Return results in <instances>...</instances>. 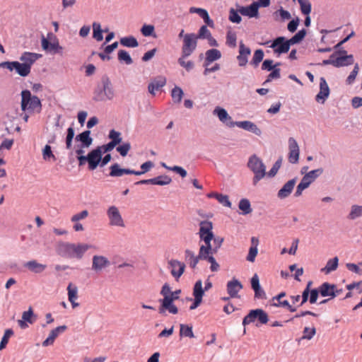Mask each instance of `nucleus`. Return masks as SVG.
Here are the masks:
<instances>
[{"instance_id":"nucleus-1","label":"nucleus","mask_w":362,"mask_h":362,"mask_svg":"<svg viewBox=\"0 0 362 362\" xmlns=\"http://www.w3.org/2000/svg\"><path fill=\"white\" fill-rule=\"evenodd\" d=\"M115 90L109 77L104 75L101 78V86H98L94 91L93 100L95 102L112 100L115 97Z\"/></svg>"},{"instance_id":"nucleus-2","label":"nucleus","mask_w":362,"mask_h":362,"mask_svg":"<svg viewBox=\"0 0 362 362\" xmlns=\"http://www.w3.org/2000/svg\"><path fill=\"white\" fill-rule=\"evenodd\" d=\"M248 168L254 173L253 185H256L267 174L266 166L257 155H252L247 162Z\"/></svg>"},{"instance_id":"nucleus-3","label":"nucleus","mask_w":362,"mask_h":362,"mask_svg":"<svg viewBox=\"0 0 362 362\" xmlns=\"http://www.w3.org/2000/svg\"><path fill=\"white\" fill-rule=\"evenodd\" d=\"M21 109L23 111L36 112L42 110V103L36 95H31L30 91L24 90L21 92Z\"/></svg>"},{"instance_id":"nucleus-4","label":"nucleus","mask_w":362,"mask_h":362,"mask_svg":"<svg viewBox=\"0 0 362 362\" xmlns=\"http://www.w3.org/2000/svg\"><path fill=\"white\" fill-rule=\"evenodd\" d=\"M269 322L267 313L262 309L257 308L250 310L249 313L243 318V325L244 327L256 322V327L265 325Z\"/></svg>"},{"instance_id":"nucleus-5","label":"nucleus","mask_w":362,"mask_h":362,"mask_svg":"<svg viewBox=\"0 0 362 362\" xmlns=\"http://www.w3.org/2000/svg\"><path fill=\"white\" fill-rule=\"evenodd\" d=\"M180 293V289L171 291L168 298L166 297L165 299H160L159 302L160 305L158 309L159 313L163 314L165 310H168L171 314H177L178 313V309L173 302L179 298Z\"/></svg>"},{"instance_id":"nucleus-6","label":"nucleus","mask_w":362,"mask_h":362,"mask_svg":"<svg viewBox=\"0 0 362 362\" xmlns=\"http://www.w3.org/2000/svg\"><path fill=\"white\" fill-rule=\"evenodd\" d=\"M262 45L272 48L274 52L278 56L287 53L291 47L287 39L283 36L277 37L273 41L268 40Z\"/></svg>"},{"instance_id":"nucleus-7","label":"nucleus","mask_w":362,"mask_h":362,"mask_svg":"<svg viewBox=\"0 0 362 362\" xmlns=\"http://www.w3.org/2000/svg\"><path fill=\"white\" fill-rule=\"evenodd\" d=\"M197 39L195 33H187L184 36L181 54L183 57H189L196 49Z\"/></svg>"},{"instance_id":"nucleus-8","label":"nucleus","mask_w":362,"mask_h":362,"mask_svg":"<svg viewBox=\"0 0 362 362\" xmlns=\"http://www.w3.org/2000/svg\"><path fill=\"white\" fill-rule=\"evenodd\" d=\"M107 216L109 220V225L111 226L125 227V223L122 215L115 206H110L107 210Z\"/></svg>"},{"instance_id":"nucleus-9","label":"nucleus","mask_w":362,"mask_h":362,"mask_svg":"<svg viewBox=\"0 0 362 362\" xmlns=\"http://www.w3.org/2000/svg\"><path fill=\"white\" fill-rule=\"evenodd\" d=\"M199 226L200 228L198 233L200 240H203L204 243H211L214 236L212 231V223L209 221H202Z\"/></svg>"},{"instance_id":"nucleus-10","label":"nucleus","mask_w":362,"mask_h":362,"mask_svg":"<svg viewBox=\"0 0 362 362\" xmlns=\"http://www.w3.org/2000/svg\"><path fill=\"white\" fill-rule=\"evenodd\" d=\"M0 67L7 69L10 71L15 70V71L22 77H25L30 74V72L27 69L26 65L18 61L3 62L0 64Z\"/></svg>"},{"instance_id":"nucleus-11","label":"nucleus","mask_w":362,"mask_h":362,"mask_svg":"<svg viewBox=\"0 0 362 362\" xmlns=\"http://www.w3.org/2000/svg\"><path fill=\"white\" fill-rule=\"evenodd\" d=\"M227 126L230 128L236 126V127L241 128L244 130L252 132L257 136H260L262 134V131L257 126V124H255L254 122L249 121V120L237 121V122L230 121V122L227 124Z\"/></svg>"},{"instance_id":"nucleus-12","label":"nucleus","mask_w":362,"mask_h":362,"mask_svg":"<svg viewBox=\"0 0 362 362\" xmlns=\"http://www.w3.org/2000/svg\"><path fill=\"white\" fill-rule=\"evenodd\" d=\"M101 156L103 151L100 148H95L91 150L88 154V168L89 170H94L100 165L101 162Z\"/></svg>"},{"instance_id":"nucleus-13","label":"nucleus","mask_w":362,"mask_h":362,"mask_svg":"<svg viewBox=\"0 0 362 362\" xmlns=\"http://www.w3.org/2000/svg\"><path fill=\"white\" fill-rule=\"evenodd\" d=\"M204 294V290L202 288V280H197L193 288V296L194 297V302L190 305V310L196 309L202 303V298Z\"/></svg>"},{"instance_id":"nucleus-14","label":"nucleus","mask_w":362,"mask_h":362,"mask_svg":"<svg viewBox=\"0 0 362 362\" xmlns=\"http://www.w3.org/2000/svg\"><path fill=\"white\" fill-rule=\"evenodd\" d=\"M168 268L170 269L172 276L178 281L185 272V264L177 259H171L168 262Z\"/></svg>"},{"instance_id":"nucleus-15","label":"nucleus","mask_w":362,"mask_h":362,"mask_svg":"<svg viewBox=\"0 0 362 362\" xmlns=\"http://www.w3.org/2000/svg\"><path fill=\"white\" fill-rule=\"evenodd\" d=\"M288 160L291 163H297L299 160V146L296 141V140L293 138L290 137L288 139Z\"/></svg>"},{"instance_id":"nucleus-16","label":"nucleus","mask_w":362,"mask_h":362,"mask_svg":"<svg viewBox=\"0 0 362 362\" xmlns=\"http://www.w3.org/2000/svg\"><path fill=\"white\" fill-rule=\"evenodd\" d=\"M41 57L42 54H40L30 52H24L21 55L19 59L23 64L26 65L27 69L30 73L33 64Z\"/></svg>"},{"instance_id":"nucleus-17","label":"nucleus","mask_w":362,"mask_h":362,"mask_svg":"<svg viewBox=\"0 0 362 362\" xmlns=\"http://www.w3.org/2000/svg\"><path fill=\"white\" fill-rule=\"evenodd\" d=\"M329 88L324 77L320 78V91L315 96V100L323 104L329 95Z\"/></svg>"},{"instance_id":"nucleus-18","label":"nucleus","mask_w":362,"mask_h":362,"mask_svg":"<svg viewBox=\"0 0 362 362\" xmlns=\"http://www.w3.org/2000/svg\"><path fill=\"white\" fill-rule=\"evenodd\" d=\"M251 288L255 292V298L265 300L267 295L264 290L261 287L259 276L257 274H254L250 280Z\"/></svg>"},{"instance_id":"nucleus-19","label":"nucleus","mask_w":362,"mask_h":362,"mask_svg":"<svg viewBox=\"0 0 362 362\" xmlns=\"http://www.w3.org/2000/svg\"><path fill=\"white\" fill-rule=\"evenodd\" d=\"M323 173L322 168H317L307 173L301 179L300 185L307 189Z\"/></svg>"},{"instance_id":"nucleus-20","label":"nucleus","mask_w":362,"mask_h":362,"mask_svg":"<svg viewBox=\"0 0 362 362\" xmlns=\"http://www.w3.org/2000/svg\"><path fill=\"white\" fill-rule=\"evenodd\" d=\"M110 261L107 257L103 255H94L92 259V269L95 272H100L103 269L109 267Z\"/></svg>"},{"instance_id":"nucleus-21","label":"nucleus","mask_w":362,"mask_h":362,"mask_svg":"<svg viewBox=\"0 0 362 362\" xmlns=\"http://www.w3.org/2000/svg\"><path fill=\"white\" fill-rule=\"evenodd\" d=\"M297 181V177H294L286 182L283 187L279 190L277 197L280 199H284L289 197L293 190Z\"/></svg>"},{"instance_id":"nucleus-22","label":"nucleus","mask_w":362,"mask_h":362,"mask_svg":"<svg viewBox=\"0 0 362 362\" xmlns=\"http://www.w3.org/2000/svg\"><path fill=\"white\" fill-rule=\"evenodd\" d=\"M286 296L285 292H281L279 294H278L276 296H274L272 298V305L274 307H283L286 308L290 312H295L296 311V308L290 305L288 300H284V301H281V299Z\"/></svg>"},{"instance_id":"nucleus-23","label":"nucleus","mask_w":362,"mask_h":362,"mask_svg":"<svg viewBox=\"0 0 362 362\" xmlns=\"http://www.w3.org/2000/svg\"><path fill=\"white\" fill-rule=\"evenodd\" d=\"M243 288V285L240 281L233 279L229 281L226 285V289L230 298H238L239 291Z\"/></svg>"},{"instance_id":"nucleus-24","label":"nucleus","mask_w":362,"mask_h":362,"mask_svg":"<svg viewBox=\"0 0 362 362\" xmlns=\"http://www.w3.org/2000/svg\"><path fill=\"white\" fill-rule=\"evenodd\" d=\"M67 329V327L66 325H61L54 329H53L48 337L42 341L43 346H48L54 344L55 339L62 333L65 332Z\"/></svg>"},{"instance_id":"nucleus-25","label":"nucleus","mask_w":362,"mask_h":362,"mask_svg":"<svg viewBox=\"0 0 362 362\" xmlns=\"http://www.w3.org/2000/svg\"><path fill=\"white\" fill-rule=\"evenodd\" d=\"M91 247L88 244L71 243V258L81 259L85 252Z\"/></svg>"},{"instance_id":"nucleus-26","label":"nucleus","mask_w":362,"mask_h":362,"mask_svg":"<svg viewBox=\"0 0 362 362\" xmlns=\"http://www.w3.org/2000/svg\"><path fill=\"white\" fill-rule=\"evenodd\" d=\"M75 141L80 142L79 146L81 148H88L92 144L93 139L90 137V131L86 130L76 135Z\"/></svg>"},{"instance_id":"nucleus-27","label":"nucleus","mask_w":362,"mask_h":362,"mask_svg":"<svg viewBox=\"0 0 362 362\" xmlns=\"http://www.w3.org/2000/svg\"><path fill=\"white\" fill-rule=\"evenodd\" d=\"M250 53V49L247 47H245L243 42H240L239 46V55L237 57L240 66H245L247 64L248 62L247 57Z\"/></svg>"},{"instance_id":"nucleus-28","label":"nucleus","mask_w":362,"mask_h":362,"mask_svg":"<svg viewBox=\"0 0 362 362\" xmlns=\"http://www.w3.org/2000/svg\"><path fill=\"white\" fill-rule=\"evenodd\" d=\"M238 11L244 16L259 18V11L257 9L253 2L247 6H238Z\"/></svg>"},{"instance_id":"nucleus-29","label":"nucleus","mask_w":362,"mask_h":362,"mask_svg":"<svg viewBox=\"0 0 362 362\" xmlns=\"http://www.w3.org/2000/svg\"><path fill=\"white\" fill-rule=\"evenodd\" d=\"M166 84V78L164 76H160L153 79L148 86V92L155 95V92L163 88Z\"/></svg>"},{"instance_id":"nucleus-30","label":"nucleus","mask_w":362,"mask_h":362,"mask_svg":"<svg viewBox=\"0 0 362 362\" xmlns=\"http://www.w3.org/2000/svg\"><path fill=\"white\" fill-rule=\"evenodd\" d=\"M55 40L52 42H50L48 40H47L45 37L42 38V47L45 50L52 51L54 53H58L61 50H62V47H61L59 44L57 39L54 37Z\"/></svg>"},{"instance_id":"nucleus-31","label":"nucleus","mask_w":362,"mask_h":362,"mask_svg":"<svg viewBox=\"0 0 362 362\" xmlns=\"http://www.w3.org/2000/svg\"><path fill=\"white\" fill-rule=\"evenodd\" d=\"M206 57L204 62V66H208L214 61L218 60L221 57V53L218 49H211L206 52Z\"/></svg>"},{"instance_id":"nucleus-32","label":"nucleus","mask_w":362,"mask_h":362,"mask_svg":"<svg viewBox=\"0 0 362 362\" xmlns=\"http://www.w3.org/2000/svg\"><path fill=\"white\" fill-rule=\"evenodd\" d=\"M320 293L322 297H329L334 298V284H331L328 282L322 283L320 286Z\"/></svg>"},{"instance_id":"nucleus-33","label":"nucleus","mask_w":362,"mask_h":362,"mask_svg":"<svg viewBox=\"0 0 362 362\" xmlns=\"http://www.w3.org/2000/svg\"><path fill=\"white\" fill-rule=\"evenodd\" d=\"M354 58L352 54L338 56L334 60V67L346 66L353 64Z\"/></svg>"},{"instance_id":"nucleus-34","label":"nucleus","mask_w":362,"mask_h":362,"mask_svg":"<svg viewBox=\"0 0 362 362\" xmlns=\"http://www.w3.org/2000/svg\"><path fill=\"white\" fill-rule=\"evenodd\" d=\"M129 168H123L120 165L115 163L110 167L109 176L112 177H122L124 175H129Z\"/></svg>"},{"instance_id":"nucleus-35","label":"nucleus","mask_w":362,"mask_h":362,"mask_svg":"<svg viewBox=\"0 0 362 362\" xmlns=\"http://www.w3.org/2000/svg\"><path fill=\"white\" fill-rule=\"evenodd\" d=\"M24 267L36 274L42 272L47 267L45 264L38 263L36 260H30L25 262Z\"/></svg>"},{"instance_id":"nucleus-36","label":"nucleus","mask_w":362,"mask_h":362,"mask_svg":"<svg viewBox=\"0 0 362 362\" xmlns=\"http://www.w3.org/2000/svg\"><path fill=\"white\" fill-rule=\"evenodd\" d=\"M214 115H216L219 120L226 124V126L228 123L233 121L231 117L224 108L216 107L214 110Z\"/></svg>"},{"instance_id":"nucleus-37","label":"nucleus","mask_w":362,"mask_h":362,"mask_svg":"<svg viewBox=\"0 0 362 362\" xmlns=\"http://www.w3.org/2000/svg\"><path fill=\"white\" fill-rule=\"evenodd\" d=\"M185 260L189 264L190 267L194 269L199 259H202V257H199V254L197 256L194 255V253L189 250L185 251Z\"/></svg>"},{"instance_id":"nucleus-38","label":"nucleus","mask_w":362,"mask_h":362,"mask_svg":"<svg viewBox=\"0 0 362 362\" xmlns=\"http://www.w3.org/2000/svg\"><path fill=\"white\" fill-rule=\"evenodd\" d=\"M339 259L337 257H335L332 259H330L327 261L325 267L321 269V272L327 274L330 272L335 271L338 267Z\"/></svg>"},{"instance_id":"nucleus-39","label":"nucleus","mask_w":362,"mask_h":362,"mask_svg":"<svg viewBox=\"0 0 362 362\" xmlns=\"http://www.w3.org/2000/svg\"><path fill=\"white\" fill-rule=\"evenodd\" d=\"M238 208L241 211V214L244 216L250 214L252 211L250 202L246 198H243L238 203Z\"/></svg>"},{"instance_id":"nucleus-40","label":"nucleus","mask_w":362,"mask_h":362,"mask_svg":"<svg viewBox=\"0 0 362 362\" xmlns=\"http://www.w3.org/2000/svg\"><path fill=\"white\" fill-rule=\"evenodd\" d=\"M214 247L211 243H205L200 246L199 254V257H202V259H206L210 255L214 254Z\"/></svg>"},{"instance_id":"nucleus-41","label":"nucleus","mask_w":362,"mask_h":362,"mask_svg":"<svg viewBox=\"0 0 362 362\" xmlns=\"http://www.w3.org/2000/svg\"><path fill=\"white\" fill-rule=\"evenodd\" d=\"M120 44L127 47L134 48L139 46L137 40L134 36L124 37L120 39Z\"/></svg>"},{"instance_id":"nucleus-42","label":"nucleus","mask_w":362,"mask_h":362,"mask_svg":"<svg viewBox=\"0 0 362 362\" xmlns=\"http://www.w3.org/2000/svg\"><path fill=\"white\" fill-rule=\"evenodd\" d=\"M103 30L101 29V25L98 22L93 23V37L98 42L103 40Z\"/></svg>"},{"instance_id":"nucleus-43","label":"nucleus","mask_w":362,"mask_h":362,"mask_svg":"<svg viewBox=\"0 0 362 362\" xmlns=\"http://www.w3.org/2000/svg\"><path fill=\"white\" fill-rule=\"evenodd\" d=\"M306 35V30L305 29L300 30L291 38L287 40L290 46L296 45L301 42Z\"/></svg>"},{"instance_id":"nucleus-44","label":"nucleus","mask_w":362,"mask_h":362,"mask_svg":"<svg viewBox=\"0 0 362 362\" xmlns=\"http://www.w3.org/2000/svg\"><path fill=\"white\" fill-rule=\"evenodd\" d=\"M152 185H167L172 182V179L168 175H159L151 178Z\"/></svg>"},{"instance_id":"nucleus-45","label":"nucleus","mask_w":362,"mask_h":362,"mask_svg":"<svg viewBox=\"0 0 362 362\" xmlns=\"http://www.w3.org/2000/svg\"><path fill=\"white\" fill-rule=\"evenodd\" d=\"M183 95V90L178 86H175L171 90V97L175 103H180L182 99Z\"/></svg>"},{"instance_id":"nucleus-46","label":"nucleus","mask_w":362,"mask_h":362,"mask_svg":"<svg viewBox=\"0 0 362 362\" xmlns=\"http://www.w3.org/2000/svg\"><path fill=\"white\" fill-rule=\"evenodd\" d=\"M117 57L119 62H124L127 65H129L133 63V60L129 54L124 49H119L118 51Z\"/></svg>"},{"instance_id":"nucleus-47","label":"nucleus","mask_w":362,"mask_h":362,"mask_svg":"<svg viewBox=\"0 0 362 362\" xmlns=\"http://www.w3.org/2000/svg\"><path fill=\"white\" fill-rule=\"evenodd\" d=\"M180 335L181 337H189V338L194 337L192 326L181 324L180 325Z\"/></svg>"},{"instance_id":"nucleus-48","label":"nucleus","mask_w":362,"mask_h":362,"mask_svg":"<svg viewBox=\"0 0 362 362\" xmlns=\"http://www.w3.org/2000/svg\"><path fill=\"white\" fill-rule=\"evenodd\" d=\"M188 57H183L182 54L177 59L178 64L186 69L187 71H190L194 67V64L192 61H185V59Z\"/></svg>"},{"instance_id":"nucleus-49","label":"nucleus","mask_w":362,"mask_h":362,"mask_svg":"<svg viewBox=\"0 0 362 362\" xmlns=\"http://www.w3.org/2000/svg\"><path fill=\"white\" fill-rule=\"evenodd\" d=\"M264 58V52L262 49H257L254 52L252 59L250 62V64L255 67L258 66L259 63L262 61Z\"/></svg>"},{"instance_id":"nucleus-50","label":"nucleus","mask_w":362,"mask_h":362,"mask_svg":"<svg viewBox=\"0 0 362 362\" xmlns=\"http://www.w3.org/2000/svg\"><path fill=\"white\" fill-rule=\"evenodd\" d=\"M42 158L45 160H50L51 159L56 160L57 159L52 151L51 146L48 144L45 145L42 149Z\"/></svg>"},{"instance_id":"nucleus-51","label":"nucleus","mask_w":362,"mask_h":362,"mask_svg":"<svg viewBox=\"0 0 362 362\" xmlns=\"http://www.w3.org/2000/svg\"><path fill=\"white\" fill-rule=\"evenodd\" d=\"M59 254L62 257L71 258V243H63L60 246Z\"/></svg>"},{"instance_id":"nucleus-52","label":"nucleus","mask_w":362,"mask_h":362,"mask_svg":"<svg viewBox=\"0 0 362 362\" xmlns=\"http://www.w3.org/2000/svg\"><path fill=\"white\" fill-rule=\"evenodd\" d=\"M239 13L238 8L236 10L233 8H230L228 16L229 21L234 23H240L242 21V18Z\"/></svg>"},{"instance_id":"nucleus-53","label":"nucleus","mask_w":362,"mask_h":362,"mask_svg":"<svg viewBox=\"0 0 362 362\" xmlns=\"http://www.w3.org/2000/svg\"><path fill=\"white\" fill-rule=\"evenodd\" d=\"M236 40V33L230 30L228 31L226 34V45L230 47L235 48L237 45Z\"/></svg>"},{"instance_id":"nucleus-54","label":"nucleus","mask_w":362,"mask_h":362,"mask_svg":"<svg viewBox=\"0 0 362 362\" xmlns=\"http://www.w3.org/2000/svg\"><path fill=\"white\" fill-rule=\"evenodd\" d=\"M108 136L111 139L110 142L112 143L115 146H117V145L122 141L121 133L119 132L115 131V129L110 131Z\"/></svg>"},{"instance_id":"nucleus-55","label":"nucleus","mask_w":362,"mask_h":362,"mask_svg":"<svg viewBox=\"0 0 362 362\" xmlns=\"http://www.w3.org/2000/svg\"><path fill=\"white\" fill-rule=\"evenodd\" d=\"M300 11L304 15H309L311 12L312 6L309 0H298Z\"/></svg>"},{"instance_id":"nucleus-56","label":"nucleus","mask_w":362,"mask_h":362,"mask_svg":"<svg viewBox=\"0 0 362 362\" xmlns=\"http://www.w3.org/2000/svg\"><path fill=\"white\" fill-rule=\"evenodd\" d=\"M361 216H362V206L358 205H353L348 216L349 218L351 220H354Z\"/></svg>"},{"instance_id":"nucleus-57","label":"nucleus","mask_w":362,"mask_h":362,"mask_svg":"<svg viewBox=\"0 0 362 362\" xmlns=\"http://www.w3.org/2000/svg\"><path fill=\"white\" fill-rule=\"evenodd\" d=\"M74 135V129L72 127H69L67 129L66 137V148L67 149H71L72 148V141Z\"/></svg>"},{"instance_id":"nucleus-58","label":"nucleus","mask_w":362,"mask_h":362,"mask_svg":"<svg viewBox=\"0 0 362 362\" xmlns=\"http://www.w3.org/2000/svg\"><path fill=\"white\" fill-rule=\"evenodd\" d=\"M13 334V331L11 329H7L5 330L4 334L1 338L0 342V350L4 349L8 342V339Z\"/></svg>"},{"instance_id":"nucleus-59","label":"nucleus","mask_w":362,"mask_h":362,"mask_svg":"<svg viewBox=\"0 0 362 362\" xmlns=\"http://www.w3.org/2000/svg\"><path fill=\"white\" fill-rule=\"evenodd\" d=\"M358 71H359V66L358 64H356L354 65L353 70L351 71V72L350 73V74L349 75L347 78L346 79V84L351 85L352 83H354V82L356 78V76L358 73Z\"/></svg>"},{"instance_id":"nucleus-60","label":"nucleus","mask_w":362,"mask_h":362,"mask_svg":"<svg viewBox=\"0 0 362 362\" xmlns=\"http://www.w3.org/2000/svg\"><path fill=\"white\" fill-rule=\"evenodd\" d=\"M130 149L131 144L129 142L123 143L122 145L116 147L117 151L119 152L122 157L126 156Z\"/></svg>"},{"instance_id":"nucleus-61","label":"nucleus","mask_w":362,"mask_h":362,"mask_svg":"<svg viewBox=\"0 0 362 362\" xmlns=\"http://www.w3.org/2000/svg\"><path fill=\"white\" fill-rule=\"evenodd\" d=\"M211 35V33L209 30V29L207 28V26L206 25H202L199 28L198 34L196 35V37H197V40L198 39H206V38H208Z\"/></svg>"},{"instance_id":"nucleus-62","label":"nucleus","mask_w":362,"mask_h":362,"mask_svg":"<svg viewBox=\"0 0 362 362\" xmlns=\"http://www.w3.org/2000/svg\"><path fill=\"white\" fill-rule=\"evenodd\" d=\"M281 162H282V158H279L273 165L272 168L270 169V170L267 173V175L269 177H274L278 170H279V168H281Z\"/></svg>"},{"instance_id":"nucleus-63","label":"nucleus","mask_w":362,"mask_h":362,"mask_svg":"<svg viewBox=\"0 0 362 362\" xmlns=\"http://www.w3.org/2000/svg\"><path fill=\"white\" fill-rule=\"evenodd\" d=\"M303 335L301 337V339L310 340L315 336V334L316 333V329L315 327L310 328V327H305L303 329Z\"/></svg>"},{"instance_id":"nucleus-64","label":"nucleus","mask_w":362,"mask_h":362,"mask_svg":"<svg viewBox=\"0 0 362 362\" xmlns=\"http://www.w3.org/2000/svg\"><path fill=\"white\" fill-rule=\"evenodd\" d=\"M67 290H68L69 300V301H72V300H76L77 298H78V295H77L78 289H77V287L76 286H72V284H69V285L67 287Z\"/></svg>"}]
</instances>
